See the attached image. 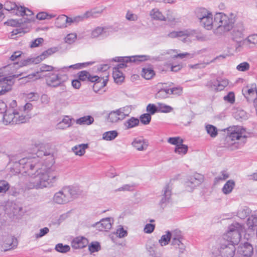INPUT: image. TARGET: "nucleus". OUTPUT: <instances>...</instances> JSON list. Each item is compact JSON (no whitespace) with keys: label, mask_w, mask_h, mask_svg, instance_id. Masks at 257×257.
I'll return each instance as SVG.
<instances>
[{"label":"nucleus","mask_w":257,"mask_h":257,"mask_svg":"<svg viewBox=\"0 0 257 257\" xmlns=\"http://www.w3.org/2000/svg\"><path fill=\"white\" fill-rule=\"evenodd\" d=\"M48 147V144L38 141L32 145L28 156L11 158L12 175L22 172L31 177L27 185L29 189L51 187L57 181L58 176L53 166L55 158L52 152L46 150Z\"/></svg>","instance_id":"1"},{"label":"nucleus","mask_w":257,"mask_h":257,"mask_svg":"<svg viewBox=\"0 0 257 257\" xmlns=\"http://www.w3.org/2000/svg\"><path fill=\"white\" fill-rule=\"evenodd\" d=\"M89 63H80L68 66L55 69L54 73L51 74L46 79V84L52 87L63 86L64 83L68 79V73L71 69H80L87 66Z\"/></svg>","instance_id":"2"},{"label":"nucleus","mask_w":257,"mask_h":257,"mask_svg":"<svg viewBox=\"0 0 257 257\" xmlns=\"http://www.w3.org/2000/svg\"><path fill=\"white\" fill-rule=\"evenodd\" d=\"M235 22V16L232 13L229 15L222 13H216L215 15V27L217 33L222 35L229 32L233 28Z\"/></svg>","instance_id":"3"},{"label":"nucleus","mask_w":257,"mask_h":257,"mask_svg":"<svg viewBox=\"0 0 257 257\" xmlns=\"http://www.w3.org/2000/svg\"><path fill=\"white\" fill-rule=\"evenodd\" d=\"M30 118L29 115H24L21 110L9 108L5 111L3 121L6 124L22 123L26 122Z\"/></svg>","instance_id":"4"},{"label":"nucleus","mask_w":257,"mask_h":257,"mask_svg":"<svg viewBox=\"0 0 257 257\" xmlns=\"http://www.w3.org/2000/svg\"><path fill=\"white\" fill-rule=\"evenodd\" d=\"M244 227L237 222H235L228 226L227 232L224 235L227 243L233 244L234 246L237 244L241 238V233L243 232Z\"/></svg>","instance_id":"5"},{"label":"nucleus","mask_w":257,"mask_h":257,"mask_svg":"<svg viewBox=\"0 0 257 257\" xmlns=\"http://www.w3.org/2000/svg\"><path fill=\"white\" fill-rule=\"evenodd\" d=\"M197 18L201 26L207 30H211L215 27V17L213 20V15L206 9L198 8L195 11Z\"/></svg>","instance_id":"6"},{"label":"nucleus","mask_w":257,"mask_h":257,"mask_svg":"<svg viewBox=\"0 0 257 257\" xmlns=\"http://www.w3.org/2000/svg\"><path fill=\"white\" fill-rule=\"evenodd\" d=\"M157 58L151 57L149 55H135L131 57H117L113 59L115 62H120L114 68H124L127 66L126 63L129 62H135L139 64L140 62L145 61L156 60Z\"/></svg>","instance_id":"7"},{"label":"nucleus","mask_w":257,"mask_h":257,"mask_svg":"<svg viewBox=\"0 0 257 257\" xmlns=\"http://www.w3.org/2000/svg\"><path fill=\"white\" fill-rule=\"evenodd\" d=\"M168 36L171 38H182V40L184 42H191L198 39L196 31L191 29L172 31L168 34Z\"/></svg>","instance_id":"8"},{"label":"nucleus","mask_w":257,"mask_h":257,"mask_svg":"<svg viewBox=\"0 0 257 257\" xmlns=\"http://www.w3.org/2000/svg\"><path fill=\"white\" fill-rule=\"evenodd\" d=\"M184 241L185 238L182 231L179 229L173 230L171 245L180 253H184L186 250Z\"/></svg>","instance_id":"9"},{"label":"nucleus","mask_w":257,"mask_h":257,"mask_svg":"<svg viewBox=\"0 0 257 257\" xmlns=\"http://www.w3.org/2000/svg\"><path fill=\"white\" fill-rule=\"evenodd\" d=\"M228 138L232 141L244 144L247 137L245 130L240 126H234L228 130Z\"/></svg>","instance_id":"10"},{"label":"nucleus","mask_w":257,"mask_h":257,"mask_svg":"<svg viewBox=\"0 0 257 257\" xmlns=\"http://www.w3.org/2000/svg\"><path fill=\"white\" fill-rule=\"evenodd\" d=\"M74 189L70 187L63 188L55 194L53 200L59 204L66 203L69 201L71 197L74 196Z\"/></svg>","instance_id":"11"},{"label":"nucleus","mask_w":257,"mask_h":257,"mask_svg":"<svg viewBox=\"0 0 257 257\" xmlns=\"http://www.w3.org/2000/svg\"><path fill=\"white\" fill-rule=\"evenodd\" d=\"M23 74L19 75H13L10 76H6L1 72L0 76V95L5 94L10 91L14 83V78H17Z\"/></svg>","instance_id":"12"},{"label":"nucleus","mask_w":257,"mask_h":257,"mask_svg":"<svg viewBox=\"0 0 257 257\" xmlns=\"http://www.w3.org/2000/svg\"><path fill=\"white\" fill-rule=\"evenodd\" d=\"M57 68L53 67L51 65L43 64L40 65L38 71L35 73L29 74L26 76H23L22 79H25V81L27 82L34 81L41 77V75L40 74L41 73L54 71L55 69Z\"/></svg>","instance_id":"13"},{"label":"nucleus","mask_w":257,"mask_h":257,"mask_svg":"<svg viewBox=\"0 0 257 257\" xmlns=\"http://www.w3.org/2000/svg\"><path fill=\"white\" fill-rule=\"evenodd\" d=\"M242 92L248 101L253 100V105L257 110V87L255 84H252L242 89Z\"/></svg>","instance_id":"14"},{"label":"nucleus","mask_w":257,"mask_h":257,"mask_svg":"<svg viewBox=\"0 0 257 257\" xmlns=\"http://www.w3.org/2000/svg\"><path fill=\"white\" fill-rule=\"evenodd\" d=\"M203 181V176L201 174L195 173L190 176L185 182V186L187 191L191 192L195 187L200 185Z\"/></svg>","instance_id":"15"},{"label":"nucleus","mask_w":257,"mask_h":257,"mask_svg":"<svg viewBox=\"0 0 257 257\" xmlns=\"http://www.w3.org/2000/svg\"><path fill=\"white\" fill-rule=\"evenodd\" d=\"M253 253V247L248 242L240 243L236 249L235 257H251Z\"/></svg>","instance_id":"16"},{"label":"nucleus","mask_w":257,"mask_h":257,"mask_svg":"<svg viewBox=\"0 0 257 257\" xmlns=\"http://www.w3.org/2000/svg\"><path fill=\"white\" fill-rule=\"evenodd\" d=\"M236 248L233 244L222 243L218 248L219 254L217 257H233L235 255Z\"/></svg>","instance_id":"17"},{"label":"nucleus","mask_w":257,"mask_h":257,"mask_svg":"<svg viewBox=\"0 0 257 257\" xmlns=\"http://www.w3.org/2000/svg\"><path fill=\"white\" fill-rule=\"evenodd\" d=\"M257 46V34L249 35L246 38L237 43L236 49L240 47L247 48H253Z\"/></svg>","instance_id":"18"},{"label":"nucleus","mask_w":257,"mask_h":257,"mask_svg":"<svg viewBox=\"0 0 257 257\" xmlns=\"http://www.w3.org/2000/svg\"><path fill=\"white\" fill-rule=\"evenodd\" d=\"M228 84L226 79H220L217 78L216 80H210L206 84L208 88L213 91H221Z\"/></svg>","instance_id":"19"},{"label":"nucleus","mask_w":257,"mask_h":257,"mask_svg":"<svg viewBox=\"0 0 257 257\" xmlns=\"http://www.w3.org/2000/svg\"><path fill=\"white\" fill-rule=\"evenodd\" d=\"M18 241L16 238L11 236H5L3 238L1 245L2 249L4 251L14 249L17 246Z\"/></svg>","instance_id":"20"},{"label":"nucleus","mask_w":257,"mask_h":257,"mask_svg":"<svg viewBox=\"0 0 257 257\" xmlns=\"http://www.w3.org/2000/svg\"><path fill=\"white\" fill-rule=\"evenodd\" d=\"M131 145L138 151H145L149 146V142L143 137H138L134 139Z\"/></svg>","instance_id":"21"},{"label":"nucleus","mask_w":257,"mask_h":257,"mask_svg":"<svg viewBox=\"0 0 257 257\" xmlns=\"http://www.w3.org/2000/svg\"><path fill=\"white\" fill-rule=\"evenodd\" d=\"M113 220L111 217H107L102 219L99 222H96L94 226L99 231H107L112 227Z\"/></svg>","instance_id":"22"},{"label":"nucleus","mask_w":257,"mask_h":257,"mask_svg":"<svg viewBox=\"0 0 257 257\" xmlns=\"http://www.w3.org/2000/svg\"><path fill=\"white\" fill-rule=\"evenodd\" d=\"M39 61H38L37 58H27L26 59L22 60L20 63H13L12 64H9V65L6 66L5 69L9 70L10 68H14V69H17L19 67L28 66L31 65L33 63H38Z\"/></svg>","instance_id":"23"},{"label":"nucleus","mask_w":257,"mask_h":257,"mask_svg":"<svg viewBox=\"0 0 257 257\" xmlns=\"http://www.w3.org/2000/svg\"><path fill=\"white\" fill-rule=\"evenodd\" d=\"M131 110L130 106H125L114 110L117 118H118V122L124 120L126 117L128 116L131 112Z\"/></svg>","instance_id":"24"},{"label":"nucleus","mask_w":257,"mask_h":257,"mask_svg":"<svg viewBox=\"0 0 257 257\" xmlns=\"http://www.w3.org/2000/svg\"><path fill=\"white\" fill-rule=\"evenodd\" d=\"M88 243V240L84 237H75L71 242L72 247L75 249L81 248L85 247Z\"/></svg>","instance_id":"25"},{"label":"nucleus","mask_w":257,"mask_h":257,"mask_svg":"<svg viewBox=\"0 0 257 257\" xmlns=\"http://www.w3.org/2000/svg\"><path fill=\"white\" fill-rule=\"evenodd\" d=\"M146 249L151 257H161L162 253L159 250L158 244L148 243L146 244Z\"/></svg>","instance_id":"26"},{"label":"nucleus","mask_w":257,"mask_h":257,"mask_svg":"<svg viewBox=\"0 0 257 257\" xmlns=\"http://www.w3.org/2000/svg\"><path fill=\"white\" fill-rule=\"evenodd\" d=\"M78 75L79 80L83 81L94 82L98 79V76L91 75L88 72L85 70L79 72Z\"/></svg>","instance_id":"27"},{"label":"nucleus","mask_w":257,"mask_h":257,"mask_svg":"<svg viewBox=\"0 0 257 257\" xmlns=\"http://www.w3.org/2000/svg\"><path fill=\"white\" fill-rule=\"evenodd\" d=\"M163 194L162 197L160 201V204L162 206L169 203L171 200L172 191L171 188L168 185H167L165 186L163 190Z\"/></svg>","instance_id":"28"},{"label":"nucleus","mask_w":257,"mask_h":257,"mask_svg":"<svg viewBox=\"0 0 257 257\" xmlns=\"http://www.w3.org/2000/svg\"><path fill=\"white\" fill-rule=\"evenodd\" d=\"M244 28L242 24H238L235 26L232 32V39L237 41L238 39L243 38Z\"/></svg>","instance_id":"29"},{"label":"nucleus","mask_w":257,"mask_h":257,"mask_svg":"<svg viewBox=\"0 0 257 257\" xmlns=\"http://www.w3.org/2000/svg\"><path fill=\"white\" fill-rule=\"evenodd\" d=\"M105 79L102 78L101 77H98V79L95 81L94 84L93 86V90L95 92H98L99 90L105 86L106 85V83L108 81V75L105 76Z\"/></svg>","instance_id":"30"},{"label":"nucleus","mask_w":257,"mask_h":257,"mask_svg":"<svg viewBox=\"0 0 257 257\" xmlns=\"http://www.w3.org/2000/svg\"><path fill=\"white\" fill-rule=\"evenodd\" d=\"M58 48L56 47H51L44 51L40 55L37 57V59L38 61H41L56 53L58 51Z\"/></svg>","instance_id":"31"},{"label":"nucleus","mask_w":257,"mask_h":257,"mask_svg":"<svg viewBox=\"0 0 257 257\" xmlns=\"http://www.w3.org/2000/svg\"><path fill=\"white\" fill-rule=\"evenodd\" d=\"M92 16L91 12H87L83 16H77L73 18L69 17V25L71 24H77L83 21L85 19L89 18Z\"/></svg>","instance_id":"32"},{"label":"nucleus","mask_w":257,"mask_h":257,"mask_svg":"<svg viewBox=\"0 0 257 257\" xmlns=\"http://www.w3.org/2000/svg\"><path fill=\"white\" fill-rule=\"evenodd\" d=\"M172 235L173 230L166 231V234L163 235L159 240V243L161 246H166L168 245L170 242H171Z\"/></svg>","instance_id":"33"},{"label":"nucleus","mask_w":257,"mask_h":257,"mask_svg":"<svg viewBox=\"0 0 257 257\" xmlns=\"http://www.w3.org/2000/svg\"><path fill=\"white\" fill-rule=\"evenodd\" d=\"M88 148L87 144H82L73 147L72 151L76 155L82 156L85 154V150Z\"/></svg>","instance_id":"34"},{"label":"nucleus","mask_w":257,"mask_h":257,"mask_svg":"<svg viewBox=\"0 0 257 257\" xmlns=\"http://www.w3.org/2000/svg\"><path fill=\"white\" fill-rule=\"evenodd\" d=\"M165 20L171 24H175L179 22V19L176 18L174 12L171 10H168L165 12Z\"/></svg>","instance_id":"35"},{"label":"nucleus","mask_w":257,"mask_h":257,"mask_svg":"<svg viewBox=\"0 0 257 257\" xmlns=\"http://www.w3.org/2000/svg\"><path fill=\"white\" fill-rule=\"evenodd\" d=\"M140 120L135 117H132L124 122L123 125L125 130H130L139 125Z\"/></svg>","instance_id":"36"},{"label":"nucleus","mask_w":257,"mask_h":257,"mask_svg":"<svg viewBox=\"0 0 257 257\" xmlns=\"http://www.w3.org/2000/svg\"><path fill=\"white\" fill-rule=\"evenodd\" d=\"M235 185L234 181L233 180H228L222 188V192L225 195L230 194L233 190Z\"/></svg>","instance_id":"37"},{"label":"nucleus","mask_w":257,"mask_h":257,"mask_svg":"<svg viewBox=\"0 0 257 257\" xmlns=\"http://www.w3.org/2000/svg\"><path fill=\"white\" fill-rule=\"evenodd\" d=\"M112 76L114 82L117 84L121 83L124 78L122 72L119 70V68H113Z\"/></svg>","instance_id":"38"},{"label":"nucleus","mask_w":257,"mask_h":257,"mask_svg":"<svg viewBox=\"0 0 257 257\" xmlns=\"http://www.w3.org/2000/svg\"><path fill=\"white\" fill-rule=\"evenodd\" d=\"M151 17L155 20L163 21L165 20V16L158 9L152 10L150 13Z\"/></svg>","instance_id":"39"},{"label":"nucleus","mask_w":257,"mask_h":257,"mask_svg":"<svg viewBox=\"0 0 257 257\" xmlns=\"http://www.w3.org/2000/svg\"><path fill=\"white\" fill-rule=\"evenodd\" d=\"M94 121L93 117L90 115L81 117L76 120V123L79 125H90Z\"/></svg>","instance_id":"40"},{"label":"nucleus","mask_w":257,"mask_h":257,"mask_svg":"<svg viewBox=\"0 0 257 257\" xmlns=\"http://www.w3.org/2000/svg\"><path fill=\"white\" fill-rule=\"evenodd\" d=\"M108 30V29L105 27H98L92 31L91 36L93 38H97L101 35L106 36Z\"/></svg>","instance_id":"41"},{"label":"nucleus","mask_w":257,"mask_h":257,"mask_svg":"<svg viewBox=\"0 0 257 257\" xmlns=\"http://www.w3.org/2000/svg\"><path fill=\"white\" fill-rule=\"evenodd\" d=\"M67 24H69V17L65 15L59 16L56 21V24L58 28L66 27Z\"/></svg>","instance_id":"42"},{"label":"nucleus","mask_w":257,"mask_h":257,"mask_svg":"<svg viewBox=\"0 0 257 257\" xmlns=\"http://www.w3.org/2000/svg\"><path fill=\"white\" fill-rule=\"evenodd\" d=\"M71 125V118L66 116L57 124V128L63 130L69 127Z\"/></svg>","instance_id":"43"},{"label":"nucleus","mask_w":257,"mask_h":257,"mask_svg":"<svg viewBox=\"0 0 257 257\" xmlns=\"http://www.w3.org/2000/svg\"><path fill=\"white\" fill-rule=\"evenodd\" d=\"M118 136L116 131H111L105 132L102 135V139L106 141H112Z\"/></svg>","instance_id":"44"},{"label":"nucleus","mask_w":257,"mask_h":257,"mask_svg":"<svg viewBox=\"0 0 257 257\" xmlns=\"http://www.w3.org/2000/svg\"><path fill=\"white\" fill-rule=\"evenodd\" d=\"M205 130L207 133V134L211 137V138H215L218 135V130L217 128L211 124H206L205 125Z\"/></svg>","instance_id":"45"},{"label":"nucleus","mask_w":257,"mask_h":257,"mask_svg":"<svg viewBox=\"0 0 257 257\" xmlns=\"http://www.w3.org/2000/svg\"><path fill=\"white\" fill-rule=\"evenodd\" d=\"M247 225L249 229L254 230L257 226V215H251L247 220Z\"/></svg>","instance_id":"46"},{"label":"nucleus","mask_w":257,"mask_h":257,"mask_svg":"<svg viewBox=\"0 0 257 257\" xmlns=\"http://www.w3.org/2000/svg\"><path fill=\"white\" fill-rule=\"evenodd\" d=\"M33 14V12L30 10L24 7H20L18 9L17 11L16 12V15L20 16H32Z\"/></svg>","instance_id":"47"},{"label":"nucleus","mask_w":257,"mask_h":257,"mask_svg":"<svg viewBox=\"0 0 257 257\" xmlns=\"http://www.w3.org/2000/svg\"><path fill=\"white\" fill-rule=\"evenodd\" d=\"M188 149V148L187 145L181 143L175 147L174 152L180 155L183 156L187 153Z\"/></svg>","instance_id":"48"},{"label":"nucleus","mask_w":257,"mask_h":257,"mask_svg":"<svg viewBox=\"0 0 257 257\" xmlns=\"http://www.w3.org/2000/svg\"><path fill=\"white\" fill-rule=\"evenodd\" d=\"M5 9L9 11H12L13 13L16 15V12L20 7L18 6L15 3L7 1L4 5Z\"/></svg>","instance_id":"49"},{"label":"nucleus","mask_w":257,"mask_h":257,"mask_svg":"<svg viewBox=\"0 0 257 257\" xmlns=\"http://www.w3.org/2000/svg\"><path fill=\"white\" fill-rule=\"evenodd\" d=\"M229 177V175L228 173L225 171L223 170L220 172V174L215 177L214 178V183H218L220 181H224Z\"/></svg>","instance_id":"50"},{"label":"nucleus","mask_w":257,"mask_h":257,"mask_svg":"<svg viewBox=\"0 0 257 257\" xmlns=\"http://www.w3.org/2000/svg\"><path fill=\"white\" fill-rule=\"evenodd\" d=\"M142 76L146 79H150L154 75V71L151 68H143L142 73Z\"/></svg>","instance_id":"51"},{"label":"nucleus","mask_w":257,"mask_h":257,"mask_svg":"<svg viewBox=\"0 0 257 257\" xmlns=\"http://www.w3.org/2000/svg\"><path fill=\"white\" fill-rule=\"evenodd\" d=\"M158 109L159 112L168 113L173 110V108L164 103H158Z\"/></svg>","instance_id":"52"},{"label":"nucleus","mask_w":257,"mask_h":257,"mask_svg":"<svg viewBox=\"0 0 257 257\" xmlns=\"http://www.w3.org/2000/svg\"><path fill=\"white\" fill-rule=\"evenodd\" d=\"M250 209L246 207L241 208L237 212V215L240 219H244L249 215Z\"/></svg>","instance_id":"53"},{"label":"nucleus","mask_w":257,"mask_h":257,"mask_svg":"<svg viewBox=\"0 0 257 257\" xmlns=\"http://www.w3.org/2000/svg\"><path fill=\"white\" fill-rule=\"evenodd\" d=\"M170 90L168 88L166 89H161L156 94V97L157 98H165L168 96L170 93Z\"/></svg>","instance_id":"54"},{"label":"nucleus","mask_w":257,"mask_h":257,"mask_svg":"<svg viewBox=\"0 0 257 257\" xmlns=\"http://www.w3.org/2000/svg\"><path fill=\"white\" fill-rule=\"evenodd\" d=\"M176 58H179L182 60H186L191 59L194 57L195 54L194 53H190L188 52L179 53L177 50V54H176Z\"/></svg>","instance_id":"55"},{"label":"nucleus","mask_w":257,"mask_h":257,"mask_svg":"<svg viewBox=\"0 0 257 257\" xmlns=\"http://www.w3.org/2000/svg\"><path fill=\"white\" fill-rule=\"evenodd\" d=\"M55 249L61 253H66L68 252L70 247L68 245H63L62 243H58L55 246Z\"/></svg>","instance_id":"56"},{"label":"nucleus","mask_w":257,"mask_h":257,"mask_svg":"<svg viewBox=\"0 0 257 257\" xmlns=\"http://www.w3.org/2000/svg\"><path fill=\"white\" fill-rule=\"evenodd\" d=\"M177 50H178L177 49H169L167 50H164L161 53L160 55L161 56H164L167 55L172 58H176V54H177Z\"/></svg>","instance_id":"57"},{"label":"nucleus","mask_w":257,"mask_h":257,"mask_svg":"<svg viewBox=\"0 0 257 257\" xmlns=\"http://www.w3.org/2000/svg\"><path fill=\"white\" fill-rule=\"evenodd\" d=\"M107 121L111 123H118V118L116 116L114 110L110 111L107 115Z\"/></svg>","instance_id":"58"},{"label":"nucleus","mask_w":257,"mask_h":257,"mask_svg":"<svg viewBox=\"0 0 257 257\" xmlns=\"http://www.w3.org/2000/svg\"><path fill=\"white\" fill-rule=\"evenodd\" d=\"M139 120L142 123L148 124L151 120V115L147 113H144L140 116Z\"/></svg>","instance_id":"59"},{"label":"nucleus","mask_w":257,"mask_h":257,"mask_svg":"<svg viewBox=\"0 0 257 257\" xmlns=\"http://www.w3.org/2000/svg\"><path fill=\"white\" fill-rule=\"evenodd\" d=\"M146 110L148 112L147 113L150 114L151 115L154 114L158 111V105L156 106L154 104L150 103L147 105Z\"/></svg>","instance_id":"60"},{"label":"nucleus","mask_w":257,"mask_h":257,"mask_svg":"<svg viewBox=\"0 0 257 257\" xmlns=\"http://www.w3.org/2000/svg\"><path fill=\"white\" fill-rule=\"evenodd\" d=\"M55 17V15L48 14L45 12H40L37 15V18L40 20H49Z\"/></svg>","instance_id":"61"},{"label":"nucleus","mask_w":257,"mask_h":257,"mask_svg":"<svg viewBox=\"0 0 257 257\" xmlns=\"http://www.w3.org/2000/svg\"><path fill=\"white\" fill-rule=\"evenodd\" d=\"M168 142L171 144L175 145L176 147L183 143V140L180 137L169 138L168 139Z\"/></svg>","instance_id":"62"},{"label":"nucleus","mask_w":257,"mask_h":257,"mask_svg":"<svg viewBox=\"0 0 257 257\" xmlns=\"http://www.w3.org/2000/svg\"><path fill=\"white\" fill-rule=\"evenodd\" d=\"M116 234L119 238H122L126 236L127 234V232L124 230L122 226H119L116 229Z\"/></svg>","instance_id":"63"},{"label":"nucleus","mask_w":257,"mask_h":257,"mask_svg":"<svg viewBox=\"0 0 257 257\" xmlns=\"http://www.w3.org/2000/svg\"><path fill=\"white\" fill-rule=\"evenodd\" d=\"M100 249V245L98 242H93L89 245V250L91 252L98 251Z\"/></svg>","instance_id":"64"}]
</instances>
